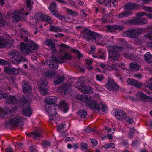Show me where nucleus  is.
I'll return each mask as SVG.
<instances>
[{"label":"nucleus","instance_id":"60","mask_svg":"<svg viewBox=\"0 0 152 152\" xmlns=\"http://www.w3.org/2000/svg\"><path fill=\"white\" fill-rule=\"evenodd\" d=\"M30 152H37V151L35 146H30Z\"/></svg>","mask_w":152,"mask_h":152},{"label":"nucleus","instance_id":"38","mask_svg":"<svg viewBox=\"0 0 152 152\" xmlns=\"http://www.w3.org/2000/svg\"><path fill=\"white\" fill-rule=\"evenodd\" d=\"M137 13V15L139 16H142L144 15H145L148 16V17L150 19L152 18V15L151 14H148V13L142 11L138 12Z\"/></svg>","mask_w":152,"mask_h":152},{"label":"nucleus","instance_id":"34","mask_svg":"<svg viewBox=\"0 0 152 152\" xmlns=\"http://www.w3.org/2000/svg\"><path fill=\"white\" fill-rule=\"evenodd\" d=\"M66 12L68 14L72 17H77L79 15V14L77 12L73 11L69 9H67Z\"/></svg>","mask_w":152,"mask_h":152},{"label":"nucleus","instance_id":"7","mask_svg":"<svg viewBox=\"0 0 152 152\" xmlns=\"http://www.w3.org/2000/svg\"><path fill=\"white\" fill-rule=\"evenodd\" d=\"M48 83L47 81L44 80H40L38 83L39 90L40 93L43 95H45L47 93Z\"/></svg>","mask_w":152,"mask_h":152},{"label":"nucleus","instance_id":"59","mask_svg":"<svg viewBox=\"0 0 152 152\" xmlns=\"http://www.w3.org/2000/svg\"><path fill=\"white\" fill-rule=\"evenodd\" d=\"M81 146L82 148L84 150H86L87 149L88 145L86 143H82L81 144Z\"/></svg>","mask_w":152,"mask_h":152},{"label":"nucleus","instance_id":"31","mask_svg":"<svg viewBox=\"0 0 152 152\" xmlns=\"http://www.w3.org/2000/svg\"><path fill=\"white\" fill-rule=\"evenodd\" d=\"M144 58L145 60L148 63H152V55L149 52H147L146 53L145 55Z\"/></svg>","mask_w":152,"mask_h":152},{"label":"nucleus","instance_id":"41","mask_svg":"<svg viewBox=\"0 0 152 152\" xmlns=\"http://www.w3.org/2000/svg\"><path fill=\"white\" fill-rule=\"evenodd\" d=\"M51 142L50 141L45 140L43 141L42 145L44 148H47L50 146Z\"/></svg>","mask_w":152,"mask_h":152},{"label":"nucleus","instance_id":"64","mask_svg":"<svg viewBox=\"0 0 152 152\" xmlns=\"http://www.w3.org/2000/svg\"><path fill=\"white\" fill-rule=\"evenodd\" d=\"M126 121L129 124H132L134 122L133 119L131 118H128L126 120Z\"/></svg>","mask_w":152,"mask_h":152},{"label":"nucleus","instance_id":"1","mask_svg":"<svg viewBox=\"0 0 152 152\" xmlns=\"http://www.w3.org/2000/svg\"><path fill=\"white\" fill-rule=\"evenodd\" d=\"M80 100L85 102L86 106L90 109L98 112L102 111L106 113L107 111V106L102 103H98L94 100H92L91 96L88 95H80L79 97Z\"/></svg>","mask_w":152,"mask_h":152},{"label":"nucleus","instance_id":"17","mask_svg":"<svg viewBox=\"0 0 152 152\" xmlns=\"http://www.w3.org/2000/svg\"><path fill=\"white\" fill-rule=\"evenodd\" d=\"M136 96L137 97H139L141 100L144 102H149L151 99V98L150 97L146 95L142 92H138L136 94Z\"/></svg>","mask_w":152,"mask_h":152},{"label":"nucleus","instance_id":"29","mask_svg":"<svg viewBox=\"0 0 152 152\" xmlns=\"http://www.w3.org/2000/svg\"><path fill=\"white\" fill-rule=\"evenodd\" d=\"M23 58V57L21 56L15 55L12 58V60L15 63L18 64L21 62Z\"/></svg>","mask_w":152,"mask_h":152},{"label":"nucleus","instance_id":"47","mask_svg":"<svg viewBox=\"0 0 152 152\" xmlns=\"http://www.w3.org/2000/svg\"><path fill=\"white\" fill-rule=\"evenodd\" d=\"M55 15V17L58 18V19L64 21H65L66 20V18L64 17L63 15H61L59 14H54Z\"/></svg>","mask_w":152,"mask_h":152},{"label":"nucleus","instance_id":"35","mask_svg":"<svg viewBox=\"0 0 152 152\" xmlns=\"http://www.w3.org/2000/svg\"><path fill=\"white\" fill-rule=\"evenodd\" d=\"M64 77L63 76H60L57 77V80L54 82L55 86L58 85L64 81Z\"/></svg>","mask_w":152,"mask_h":152},{"label":"nucleus","instance_id":"62","mask_svg":"<svg viewBox=\"0 0 152 152\" xmlns=\"http://www.w3.org/2000/svg\"><path fill=\"white\" fill-rule=\"evenodd\" d=\"M53 42V41L52 40L50 39L47 40L45 42V43H46V45H48V46H49L50 45H51V44Z\"/></svg>","mask_w":152,"mask_h":152},{"label":"nucleus","instance_id":"19","mask_svg":"<svg viewBox=\"0 0 152 152\" xmlns=\"http://www.w3.org/2000/svg\"><path fill=\"white\" fill-rule=\"evenodd\" d=\"M138 7V4L136 3L130 2L126 4L125 6V9L126 10H134L137 9Z\"/></svg>","mask_w":152,"mask_h":152},{"label":"nucleus","instance_id":"49","mask_svg":"<svg viewBox=\"0 0 152 152\" xmlns=\"http://www.w3.org/2000/svg\"><path fill=\"white\" fill-rule=\"evenodd\" d=\"M32 4L31 2V0H27L26 3V6L27 9L29 8H32L31 7L32 6Z\"/></svg>","mask_w":152,"mask_h":152},{"label":"nucleus","instance_id":"36","mask_svg":"<svg viewBox=\"0 0 152 152\" xmlns=\"http://www.w3.org/2000/svg\"><path fill=\"white\" fill-rule=\"evenodd\" d=\"M7 113L5 110L0 107V117L1 118H5L7 117Z\"/></svg>","mask_w":152,"mask_h":152},{"label":"nucleus","instance_id":"57","mask_svg":"<svg viewBox=\"0 0 152 152\" xmlns=\"http://www.w3.org/2000/svg\"><path fill=\"white\" fill-rule=\"evenodd\" d=\"M96 78L97 80L101 81L103 80L104 77L102 75H97L96 76Z\"/></svg>","mask_w":152,"mask_h":152},{"label":"nucleus","instance_id":"25","mask_svg":"<svg viewBox=\"0 0 152 152\" xmlns=\"http://www.w3.org/2000/svg\"><path fill=\"white\" fill-rule=\"evenodd\" d=\"M4 71L7 73L12 74H17L18 73L19 69L16 68H6Z\"/></svg>","mask_w":152,"mask_h":152},{"label":"nucleus","instance_id":"37","mask_svg":"<svg viewBox=\"0 0 152 152\" xmlns=\"http://www.w3.org/2000/svg\"><path fill=\"white\" fill-rule=\"evenodd\" d=\"M7 44L6 40L3 38H0V48H3L5 47Z\"/></svg>","mask_w":152,"mask_h":152},{"label":"nucleus","instance_id":"48","mask_svg":"<svg viewBox=\"0 0 152 152\" xmlns=\"http://www.w3.org/2000/svg\"><path fill=\"white\" fill-rule=\"evenodd\" d=\"M66 124L64 123H62L57 126V129L58 130H61L63 129L66 126Z\"/></svg>","mask_w":152,"mask_h":152},{"label":"nucleus","instance_id":"14","mask_svg":"<svg viewBox=\"0 0 152 152\" xmlns=\"http://www.w3.org/2000/svg\"><path fill=\"white\" fill-rule=\"evenodd\" d=\"M39 20L41 21H45L49 24L52 25L53 23L52 17L48 15H45L42 14H40Z\"/></svg>","mask_w":152,"mask_h":152},{"label":"nucleus","instance_id":"40","mask_svg":"<svg viewBox=\"0 0 152 152\" xmlns=\"http://www.w3.org/2000/svg\"><path fill=\"white\" fill-rule=\"evenodd\" d=\"M20 13V14L19 12L18 13H15L13 14V18L16 22H18L19 20L21 19V17L19 15V14Z\"/></svg>","mask_w":152,"mask_h":152},{"label":"nucleus","instance_id":"11","mask_svg":"<svg viewBox=\"0 0 152 152\" xmlns=\"http://www.w3.org/2000/svg\"><path fill=\"white\" fill-rule=\"evenodd\" d=\"M120 55L118 53L115 51L114 49L112 50H108V58L110 60H113L114 61H117Z\"/></svg>","mask_w":152,"mask_h":152},{"label":"nucleus","instance_id":"44","mask_svg":"<svg viewBox=\"0 0 152 152\" xmlns=\"http://www.w3.org/2000/svg\"><path fill=\"white\" fill-rule=\"evenodd\" d=\"M56 74L55 71H50L46 72V75L47 77L52 78L55 76Z\"/></svg>","mask_w":152,"mask_h":152},{"label":"nucleus","instance_id":"12","mask_svg":"<svg viewBox=\"0 0 152 152\" xmlns=\"http://www.w3.org/2000/svg\"><path fill=\"white\" fill-rule=\"evenodd\" d=\"M78 89L84 94H92L93 92V88L89 86H84L80 85L76 87Z\"/></svg>","mask_w":152,"mask_h":152},{"label":"nucleus","instance_id":"33","mask_svg":"<svg viewBox=\"0 0 152 152\" xmlns=\"http://www.w3.org/2000/svg\"><path fill=\"white\" fill-rule=\"evenodd\" d=\"M129 66L131 69L135 71L138 70L140 67L139 65L134 62L131 63L129 65Z\"/></svg>","mask_w":152,"mask_h":152},{"label":"nucleus","instance_id":"3","mask_svg":"<svg viewBox=\"0 0 152 152\" xmlns=\"http://www.w3.org/2000/svg\"><path fill=\"white\" fill-rule=\"evenodd\" d=\"M19 104L23 110L22 114L26 116L30 117L32 114V110L29 104L28 99L25 96L23 95L20 99Z\"/></svg>","mask_w":152,"mask_h":152},{"label":"nucleus","instance_id":"56","mask_svg":"<svg viewBox=\"0 0 152 152\" xmlns=\"http://www.w3.org/2000/svg\"><path fill=\"white\" fill-rule=\"evenodd\" d=\"M143 9L146 11L149 12H152V7H149L147 6L143 7Z\"/></svg>","mask_w":152,"mask_h":152},{"label":"nucleus","instance_id":"45","mask_svg":"<svg viewBox=\"0 0 152 152\" xmlns=\"http://www.w3.org/2000/svg\"><path fill=\"white\" fill-rule=\"evenodd\" d=\"M115 144L113 142L106 144L103 146V147L106 149L109 148H115Z\"/></svg>","mask_w":152,"mask_h":152},{"label":"nucleus","instance_id":"63","mask_svg":"<svg viewBox=\"0 0 152 152\" xmlns=\"http://www.w3.org/2000/svg\"><path fill=\"white\" fill-rule=\"evenodd\" d=\"M6 152H13L14 150L11 147H9L5 149Z\"/></svg>","mask_w":152,"mask_h":152},{"label":"nucleus","instance_id":"51","mask_svg":"<svg viewBox=\"0 0 152 152\" xmlns=\"http://www.w3.org/2000/svg\"><path fill=\"white\" fill-rule=\"evenodd\" d=\"M90 140L91 141L92 145L94 146H96L98 144V141L97 140L92 138H90Z\"/></svg>","mask_w":152,"mask_h":152},{"label":"nucleus","instance_id":"18","mask_svg":"<svg viewBox=\"0 0 152 152\" xmlns=\"http://www.w3.org/2000/svg\"><path fill=\"white\" fill-rule=\"evenodd\" d=\"M72 58V56L67 53H64V55H60L58 57L59 59L61 60V63L65 62L66 60H70Z\"/></svg>","mask_w":152,"mask_h":152},{"label":"nucleus","instance_id":"30","mask_svg":"<svg viewBox=\"0 0 152 152\" xmlns=\"http://www.w3.org/2000/svg\"><path fill=\"white\" fill-rule=\"evenodd\" d=\"M26 135L28 137L33 138L35 140L37 139L38 137L41 136V135L40 134L35 132L28 133Z\"/></svg>","mask_w":152,"mask_h":152},{"label":"nucleus","instance_id":"4","mask_svg":"<svg viewBox=\"0 0 152 152\" xmlns=\"http://www.w3.org/2000/svg\"><path fill=\"white\" fill-rule=\"evenodd\" d=\"M39 48L38 45L31 40L27 43H22L20 50L26 54H29L33 51L37 50Z\"/></svg>","mask_w":152,"mask_h":152},{"label":"nucleus","instance_id":"32","mask_svg":"<svg viewBox=\"0 0 152 152\" xmlns=\"http://www.w3.org/2000/svg\"><path fill=\"white\" fill-rule=\"evenodd\" d=\"M49 29L50 31L53 32H61L62 29L59 27H57L53 25H50L49 27Z\"/></svg>","mask_w":152,"mask_h":152},{"label":"nucleus","instance_id":"24","mask_svg":"<svg viewBox=\"0 0 152 152\" xmlns=\"http://www.w3.org/2000/svg\"><path fill=\"white\" fill-rule=\"evenodd\" d=\"M97 53H98L96 56L97 58L99 59L105 60V55L106 52L104 50L102 49H99L97 52Z\"/></svg>","mask_w":152,"mask_h":152},{"label":"nucleus","instance_id":"2","mask_svg":"<svg viewBox=\"0 0 152 152\" xmlns=\"http://www.w3.org/2000/svg\"><path fill=\"white\" fill-rule=\"evenodd\" d=\"M80 35L81 37L85 38L87 41L93 43L98 41L101 39L100 34L92 31L86 28L81 31Z\"/></svg>","mask_w":152,"mask_h":152},{"label":"nucleus","instance_id":"22","mask_svg":"<svg viewBox=\"0 0 152 152\" xmlns=\"http://www.w3.org/2000/svg\"><path fill=\"white\" fill-rule=\"evenodd\" d=\"M132 12L131 11L125 10L124 12L118 14L117 17L118 18H123L125 17H127L130 16Z\"/></svg>","mask_w":152,"mask_h":152},{"label":"nucleus","instance_id":"13","mask_svg":"<svg viewBox=\"0 0 152 152\" xmlns=\"http://www.w3.org/2000/svg\"><path fill=\"white\" fill-rule=\"evenodd\" d=\"M107 88L110 91H116L118 88L117 84L112 79H109L106 85Z\"/></svg>","mask_w":152,"mask_h":152},{"label":"nucleus","instance_id":"8","mask_svg":"<svg viewBox=\"0 0 152 152\" xmlns=\"http://www.w3.org/2000/svg\"><path fill=\"white\" fill-rule=\"evenodd\" d=\"M124 33L126 37L134 38L137 37L138 35L141 34V32L140 31L132 29L126 31Z\"/></svg>","mask_w":152,"mask_h":152},{"label":"nucleus","instance_id":"10","mask_svg":"<svg viewBox=\"0 0 152 152\" xmlns=\"http://www.w3.org/2000/svg\"><path fill=\"white\" fill-rule=\"evenodd\" d=\"M55 101V98L53 96L47 98V99L45 100L46 104L45 107L47 111L49 112L52 110L53 108L51 107V104H54Z\"/></svg>","mask_w":152,"mask_h":152},{"label":"nucleus","instance_id":"55","mask_svg":"<svg viewBox=\"0 0 152 152\" xmlns=\"http://www.w3.org/2000/svg\"><path fill=\"white\" fill-rule=\"evenodd\" d=\"M8 97V94L7 93L0 94V99H2L6 98Z\"/></svg>","mask_w":152,"mask_h":152},{"label":"nucleus","instance_id":"39","mask_svg":"<svg viewBox=\"0 0 152 152\" xmlns=\"http://www.w3.org/2000/svg\"><path fill=\"white\" fill-rule=\"evenodd\" d=\"M77 114L81 118H84L86 117L87 113L84 110H81L78 111Z\"/></svg>","mask_w":152,"mask_h":152},{"label":"nucleus","instance_id":"50","mask_svg":"<svg viewBox=\"0 0 152 152\" xmlns=\"http://www.w3.org/2000/svg\"><path fill=\"white\" fill-rule=\"evenodd\" d=\"M56 7V3L54 2H52L50 4L49 8V10H54Z\"/></svg>","mask_w":152,"mask_h":152},{"label":"nucleus","instance_id":"6","mask_svg":"<svg viewBox=\"0 0 152 152\" xmlns=\"http://www.w3.org/2000/svg\"><path fill=\"white\" fill-rule=\"evenodd\" d=\"M113 114L120 120L125 119L127 118V114L124 111L120 110H114L113 112Z\"/></svg>","mask_w":152,"mask_h":152},{"label":"nucleus","instance_id":"20","mask_svg":"<svg viewBox=\"0 0 152 152\" xmlns=\"http://www.w3.org/2000/svg\"><path fill=\"white\" fill-rule=\"evenodd\" d=\"M127 83L131 85L134 86L137 88H140L142 87V85L133 79L128 78L127 80Z\"/></svg>","mask_w":152,"mask_h":152},{"label":"nucleus","instance_id":"23","mask_svg":"<svg viewBox=\"0 0 152 152\" xmlns=\"http://www.w3.org/2000/svg\"><path fill=\"white\" fill-rule=\"evenodd\" d=\"M22 88L23 91L26 93H29L31 88L28 82L23 81L22 83Z\"/></svg>","mask_w":152,"mask_h":152},{"label":"nucleus","instance_id":"58","mask_svg":"<svg viewBox=\"0 0 152 152\" xmlns=\"http://www.w3.org/2000/svg\"><path fill=\"white\" fill-rule=\"evenodd\" d=\"M32 10V8H29L28 10V12H26L25 14L23 12H20V15H24L25 16H27L28 15L29 12H30Z\"/></svg>","mask_w":152,"mask_h":152},{"label":"nucleus","instance_id":"54","mask_svg":"<svg viewBox=\"0 0 152 152\" xmlns=\"http://www.w3.org/2000/svg\"><path fill=\"white\" fill-rule=\"evenodd\" d=\"M135 130L134 128L130 129L129 135L131 137H133L135 133Z\"/></svg>","mask_w":152,"mask_h":152},{"label":"nucleus","instance_id":"42","mask_svg":"<svg viewBox=\"0 0 152 152\" xmlns=\"http://www.w3.org/2000/svg\"><path fill=\"white\" fill-rule=\"evenodd\" d=\"M124 56L126 57L129 59H132L133 58L134 56L133 53L126 52L124 53Z\"/></svg>","mask_w":152,"mask_h":152},{"label":"nucleus","instance_id":"9","mask_svg":"<svg viewBox=\"0 0 152 152\" xmlns=\"http://www.w3.org/2000/svg\"><path fill=\"white\" fill-rule=\"evenodd\" d=\"M51 61L49 64V67L50 68L54 69H57L58 67V63H61V60H58L56 56H52L50 58Z\"/></svg>","mask_w":152,"mask_h":152},{"label":"nucleus","instance_id":"15","mask_svg":"<svg viewBox=\"0 0 152 152\" xmlns=\"http://www.w3.org/2000/svg\"><path fill=\"white\" fill-rule=\"evenodd\" d=\"M23 121V118L19 116H16L15 118H12L10 121V124L12 125L15 126L22 124Z\"/></svg>","mask_w":152,"mask_h":152},{"label":"nucleus","instance_id":"53","mask_svg":"<svg viewBox=\"0 0 152 152\" xmlns=\"http://www.w3.org/2000/svg\"><path fill=\"white\" fill-rule=\"evenodd\" d=\"M60 48H62L64 49H68L70 48L69 46L64 43H61L58 45Z\"/></svg>","mask_w":152,"mask_h":152},{"label":"nucleus","instance_id":"28","mask_svg":"<svg viewBox=\"0 0 152 152\" xmlns=\"http://www.w3.org/2000/svg\"><path fill=\"white\" fill-rule=\"evenodd\" d=\"M60 106L64 111L65 113L67 112L69 110V106L66 101L63 100L60 103Z\"/></svg>","mask_w":152,"mask_h":152},{"label":"nucleus","instance_id":"46","mask_svg":"<svg viewBox=\"0 0 152 152\" xmlns=\"http://www.w3.org/2000/svg\"><path fill=\"white\" fill-rule=\"evenodd\" d=\"M7 22L2 18H0V27H2L7 25Z\"/></svg>","mask_w":152,"mask_h":152},{"label":"nucleus","instance_id":"26","mask_svg":"<svg viewBox=\"0 0 152 152\" xmlns=\"http://www.w3.org/2000/svg\"><path fill=\"white\" fill-rule=\"evenodd\" d=\"M68 88L69 87L67 85H63L59 87L58 89V91L62 94H65L67 91Z\"/></svg>","mask_w":152,"mask_h":152},{"label":"nucleus","instance_id":"5","mask_svg":"<svg viewBox=\"0 0 152 152\" xmlns=\"http://www.w3.org/2000/svg\"><path fill=\"white\" fill-rule=\"evenodd\" d=\"M148 22V20L146 18L138 16L132 19L129 18L126 21V23L133 25H142L147 24Z\"/></svg>","mask_w":152,"mask_h":152},{"label":"nucleus","instance_id":"16","mask_svg":"<svg viewBox=\"0 0 152 152\" xmlns=\"http://www.w3.org/2000/svg\"><path fill=\"white\" fill-rule=\"evenodd\" d=\"M123 25H109L107 26V28L108 31L110 32L114 31L115 30H122L124 28Z\"/></svg>","mask_w":152,"mask_h":152},{"label":"nucleus","instance_id":"27","mask_svg":"<svg viewBox=\"0 0 152 152\" xmlns=\"http://www.w3.org/2000/svg\"><path fill=\"white\" fill-rule=\"evenodd\" d=\"M118 66L119 65L117 63L111 64L110 65L107 64L105 69L108 70H117Z\"/></svg>","mask_w":152,"mask_h":152},{"label":"nucleus","instance_id":"43","mask_svg":"<svg viewBox=\"0 0 152 152\" xmlns=\"http://www.w3.org/2000/svg\"><path fill=\"white\" fill-rule=\"evenodd\" d=\"M71 51L75 54H77V57L79 59H80L83 56L82 54L81 53L80 51L77 49H73L71 50Z\"/></svg>","mask_w":152,"mask_h":152},{"label":"nucleus","instance_id":"61","mask_svg":"<svg viewBox=\"0 0 152 152\" xmlns=\"http://www.w3.org/2000/svg\"><path fill=\"white\" fill-rule=\"evenodd\" d=\"M113 0H109L108 1H106L105 2V4L106 6L107 7H110L111 6V3Z\"/></svg>","mask_w":152,"mask_h":152},{"label":"nucleus","instance_id":"52","mask_svg":"<svg viewBox=\"0 0 152 152\" xmlns=\"http://www.w3.org/2000/svg\"><path fill=\"white\" fill-rule=\"evenodd\" d=\"M57 111L55 110L54 111V113L53 114H51L49 117V120L52 121L54 118L55 116L57 114Z\"/></svg>","mask_w":152,"mask_h":152},{"label":"nucleus","instance_id":"21","mask_svg":"<svg viewBox=\"0 0 152 152\" xmlns=\"http://www.w3.org/2000/svg\"><path fill=\"white\" fill-rule=\"evenodd\" d=\"M6 102L10 104H15L17 103L18 100L15 96L10 95L6 100Z\"/></svg>","mask_w":152,"mask_h":152}]
</instances>
